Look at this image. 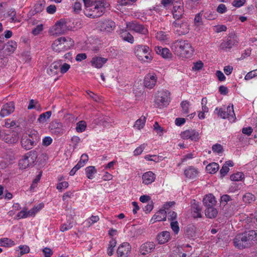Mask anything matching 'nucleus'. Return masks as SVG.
I'll return each mask as SVG.
<instances>
[{"label":"nucleus","mask_w":257,"mask_h":257,"mask_svg":"<svg viewBox=\"0 0 257 257\" xmlns=\"http://www.w3.org/2000/svg\"><path fill=\"white\" fill-rule=\"evenodd\" d=\"M256 243V231L253 230L239 233L233 239L234 245L239 249L249 247Z\"/></svg>","instance_id":"f257e3e1"},{"label":"nucleus","mask_w":257,"mask_h":257,"mask_svg":"<svg viewBox=\"0 0 257 257\" xmlns=\"http://www.w3.org/2000/svg\"><path fill=\"white\" fill-rule=\"evenodd\" d=\"M109 5L106 1L102 0L95 2H85L84 14L90 18H95L101 16L105 12V10Z\"/></svg>","instance_id":"f03ea898"},{"label":"nucleus","mask_w":257,"mask_h":257,"mask_svg":"<svg viewBox=\"0 0 257 257\" xmlns=\"http://www.w3.org/2000/svg\"><path fill=\"white\" fill-rule=\"evenodd\" d=\"M171 49L174 53L182 58H190L193 53L191 44L187 40H177L171 45Z\"/></svg>","instance_id":"7ed1b4c3"},{"label":"nucleus","mask_w":257,"mask_h":257,"mask_svg":"<svg viewBox=\"0 0 257 257\" xmlns=\"http://www.w3.org/2000/svg\"><path fill=\"white\" fill-rule=\"evenodd\" d=\"M39 140L40 137L38 132L34 131L29 134H25L22 136L21 145L25 150H30L36 146Z\"/></svg>","instance_id":"20e7f679"},{"label":"nucleus","mask_w":257,"mask_h":257,"mask_svg":"<svg viewBox=\"0 0 257 257\" xmlns=\"http://www.w3.org/2000/svg\"><path fill=\"white\" fill-rule=\"evenodd\" d=\"M134 53L138 59L143 62L150 63L153 59L152 50L147 45H137L134 48Z\"/></svg>","instance_id":"39448f33"},{"label":"nucleus","mask_w":257,"mask_h":257,"mask_svg":"<svg viewBox=\"0 0 257 257\" xmlns=\"http://www.w3.org/2000/svg\"><path fill=\"white\" fill-rule=\"evenodd\" d=\"M37 158V152L32 150L26 153L23 158L20 160L19 166L22 169H25L32 166Z\"/></svg>","instance_id":"423d86ee"},{"label":"nucleus","mask_w":257,"mask_h":257,"mask_svg":"<svg viewBox=\"0 0 257 257\" xmlns=\"http://www.w3.org/2000/svg\"><path fill=\"white\" fill-rule=\"evenodd\" d=\"M71 39L69 38L61 37L56 39L52 44L53 50L57 52L64 51L72 45Z\"/></svg>","instance_id":"0eeeda50"},{"label":"nucleus","mask_w":257,"mask_h":257,"mask_svg":"<svg viewBox=\"0 0 257 257\" xmlns=\"http://www.w3.org/2000/svg\"><path fill=\"white\" fill-rule=\"evenodd\" d=\"M170 92L167 90L158 91L155 99V103L157 107L162 108L169 105L170 102Z\"/></svg>","instance_id":"6e6552de"},{"label":"nucleus","mask_w":257,"mask_h":257,"mask_svg":"<svg viewBox=\"0 0 257 257\" xmlns=\"http://www.w3.org/2000/svg\"><path fill=\"white\" fill-rule=\"evenodd\" d=\"M172 25L175 33L179 35H185L189 31V26L185 20H176Z\"/></svg>","instance_id":"1a4fd4ad"},{"label":"nucleus","mask_w":257,"mask_h":257,"mask_svg":"<svg viewBox=\"0 0 257 257\" xmlns=\"http://www.w3.org/2000/svg\"><path fill=\"white\" fill-rule=\"evenodd\" d=\"M126 28L129 30L134 31L135 32L146 35L148 34V31L145 27L137 22H129L126 24Z\"/></svg>","instance_id":"9d476101"},{"label":"nucleus","mask_w":257,"mask_h":257,"mask_svg":"<svg viewBox=\"0 0 257 257\" xmlns=\"http://www.w3.org/2000/svg\"><path fill=\"white\" fill-rule=\"evenodd\" d=\"M218 115L223 119L228 118L230 121H234L236 119L233 105H232L231 106H228L226 108V110L222 108H220L218 112Z\"/></svg>","instance_id":"9b49d317"},{"label":"nucleus","mask_w":257,"mask_h":257,"mask_svg":"<svg viewBox=\"0 0 257 257\" xmlns=\"http://www.w3.org/2000/svg\"><path fill=\"white\" fill-rule=\"evenodd\" d=\"M172 12L173 17L176 20H178L182 18L184 13L183 3L180 0L174 2Z\"/></svg>","instance_id":"f8f14e48"},{"label":"nucleus","mask_w":257,"mask_h":257,"mask_svg":"<svg viewBox=\"0 0 257 257\" xmlns=\"http://www.w3.org/2000/svg\"><path fill=\"white\" fill-rule=\"evenodd\" d=\"M158 77L157 74L154 72L147 74L144 80V84L146 88L151 89L153 88L157 84Z\"/></svg>","instance_id":"ddd939ff"},{"label":"nucleus","mask_w":257,"mask_h":257,"mask_svg":"<svg viewBox=\"0 0 257 257\" xmlns=\"http://www.w3.org/2000/svg\"><path fill=\"white\" fill-rule=\"evenodd\" d=\"M68 30L66 22L65 20L61 19L56 22L53 27V33L56 35L64 34Z\"/></svg>","instance_id":"4468645a"},{"label":"nucleus","mask_w":257,"mask_h":257,"mask_svg":"<svg viewBox=\"0 0 257 257\" xmlns=\"http://www.w3.org/2000/svg\"><path fill=\"white\" fill-rule=\"evenodd\" d=\"M181 137L183 139H190L193 141H197L200 138V135L195 130L190 129L182 132Z\"/></svg>","instance_id":"2eb2a0df"},{"label":"nucleus","mask_w":257,"mask_h":257,"mask_svg":"<svg viewBox=\"0 0 257 257\" xmlns=\"http://www.w3.org/2000/svg\"><path fill=\"white\" fill-rule=\"evenodd\" d=\"M1 137L4 141L10 144H16L19 140L18 133L16 132L3 134Z\"/></svg>","instance_id":"dca6fc26"},{"label":"nucleus","mask_w":257,"mask_h":257,"mask_svg":"<svg viewBox=\"0 0 257 257\" xmlns=\"http://www.w3.org/2000/svg\"><path fill=\"white\" fill-rule=\"evenodd\" d=\"M131 251V246L127 242L120 244L117 250L118 257H127Z\"/></svg>","instance_id":"f3484780"},{"label":"nucleus","mask_w":257,"mask_h":257,"mask_svg":"<svg viewBox=\"0 0 257 257\" xmlns=\"http://www.w3.org/2000/svg\"><path fill=\"white\" fill-rule=\"evenodd\" d=\"M51 133L56 136H60L63 134L64 128L61 123L57 121H52L50 125Z\"/></svg>","instance_id":"a211bd4d"},{"label":"nucleus","mask_w":257,"mask_h":257,"mask_svg":"<svg viewBox=\"0 0 257 257\" xmlns=\"http://www.w3.org/2000/svg\"><path fill=\"white\" fill-rule=\"evenodd\" d=\"M155 247L156 244L154 242H146L140 246V252L142 255H145L152 252Z\"/></svg>","instance_id":"6ab92c4d"},{"label":"nucleus","mask_w":257,"mask_h":257,"mask_svg":"<svg viewBox=\"0 0 257 257\" xmlns=\"http://www.w3.org/2000/svg\"><path fill=\"white\" fill-rule=\"evenodd\" d=\"M237 43L238 41L236 37H229L226 41H224L220 44V48L221 49L226 50L227 49H231Z\"/></svg>","instance_id":"aec40b11"},{"label":"nucleus","mask_w":257,"mask_h":257,"mask_svg":"<svg viewBox=\"0 0 257 257\" xmlns=\"http://www.w3.org/2000/svg\"><path fill=\"white\" fill-rule=\"evenodd\" d=\"M15 110V104L13 101L9 102L3 105L0 115L2 117H5L10 115Z\"/></svg>","instance_id":"412c9836"},{"label":"nucleus","mask_w":257,"mask_h":257,"mask_svg":"<svg viewBox=\"0 0 257 257\" xmlns=\"http://www.w3.org/2000/svg\"><path fill=\"white\" fill-rule=\"evenodd\" d=\"M17 43L14 41H11L5 44L2 49L0 51H3L5 56H9L14 53L17 47Z\"/></svg>","instance_id":"4be33fe9"},{"label":"nucleus","mask_w":257,"mask_h":257,"mask_svg":"<svg viewBox=\"0 0 257 257\" xmlns=\"http://www.w3.org/2000/svg\"><path fill=\"white\" fill-rule=\"evenodd\" d=\"M216 203V199L212 194L206 195L203 199V203L205 207L215 206Z\"/></svg>","instance_id":"5701e85b"},{"label":"nucleus","mask_w":257,"mask_h":257,"mask_svg":"<svg viewBox=\"0 0 257 257\" xmlns=\"http://www.w3.org/2000/svg\"><path fill=\"white\" fill-rule=\"evenodd\" d=\"M156 175L152 171L145 173L142 176L143 183L145 185H149L155 181Z\"/></svg>","instance_id":"b1692460"},{"label":"nucleus","mask_w":257,"mask_h":257,"mask_svg":"<svg viewBox=\"0 0 257 257\" xmlns=\"http://www.w3.org/2000/svg\"><path fill=\"white\" fill-rule=\"evenodd\" d=\"M115 28V23L111 20H106L102 22L100 25L101 31L110 32Z\"/></svg>","instance_id":"393cba45"},{"label":"nucleus","mask_w":257,"mask_h":257,"mask_svg":"<svg viewBox=\"0 0 257 257\" xmlns=\"http://www.w3.org/2000/svg\"><path fill=\"white\" fill-rule=\"evenodd\" d=\"M185 177L189 179L196 178L198 175V170L193 166H189L184 170Z\"/></svg>","instance_id":"a878e982"},{"label":"nucleus","mask_w":257,"mask_h":257,"mask_svg":"<svg viewBox=\"0 0 257 257\" xmlns=\"http://www.w3.org/2000/svg\"><path fill=\"white\" fill-rule=\"evenodd\" d=\"M107 59L99 57H94L91 61V65L96 68H100L107 62Z\"/></svg>","instance_id":"bb28decb"},{"label":"nucleus","mask_w":257,"mask_h":257,"mask_svg":"<svg viewBox=\"0 0 257 257\" xmlns=\"http://www.w3.org/2000/svg\"><path fill=\"white\" fill-rule=\"evenodd\" d=\"M170 239V233L167 231H164L158 234L157 240L159 244H164L168 242Z\"/></svg>","instance_id":"cd10ccee"},{"label":"nucleus","mask_w":257,"mask_h":257,"mask_svg":"<svg viewBox=\"0 0 257 257\" xmlns=\"http://www.w3.org/2000/svg\"><path fill=\"white\" fill-rule=\"evenodd\" d=\"M156 53L162 56L164 58H171L172 54L169 49L167 48H162V47L158 46L155 48Z\"/></svg>","instance_id":"c85d7f7f"},{"label":"nucleus","mask_w":257,"mask_h":257,"mask_svg":"<svg viewBox=\"0 0 257 257\" xmlns=\"http://www.w3.org/2000/svg\"><path fill=\"white\" fill-rule=\"evenodd\" d=\"M167 218V212L165 210L160 209L152 218L154 221H165Z\"/></svg>","instance_id":"c756f323"},{"label":"nucleus","mask_w":257,"mask_h":257,"mask_svg":"<svg viewBox=\"0 0 257 257\" xmlns=\"http://www.w3.org/2000/svg\"><path fill=\"white\" fill-rule=\"evenodd\" d=\"M205 214L208 218H214L217 216L218 211L215 206L206 207Z\"/></svg>","instance_id":"7c9ffc66"},{"label":"nucleus","mask_w":257,"mask_h":257,"mask_svg":"<svg viewBox=\"0 0 257 257\" xmlns=\"http://www.w3.org/2000/svg\"><path fill=\"white\" fill-rule=\"evenodd\" d=\"M120 37L125 41L130 43H133L134 41V37L126 30L122 29L120 33Z\"/></svg>","instance_id":"2f4dec72"},{"label":"nucleus","mask_w":257,"mask_h":257,"mask_svg":"<svg viewBox=\"0 0 257 257\" xmlns=\"http://www.w3.org/2000/svg\"><path fill=\"white\" fill-rule=\"evenodd\" d=\"M202 209L198 204L194 203L192 206V213L194 218H201Z\"/></svg>","instance_id":"473e14b6"},{"label":"nucleus","mask_w":257,"mask_h":257,"mask_svg":"<svg viewBox=\"0 0 257 257\" xmlns=\"http://www.w3.org/2000/svg\"><path fill=\"white\" fill-rule=\"evenodd\" d=\"M233 166V162L232 161H226L225 163L223 165V166L222 167L221 170H220V173L221 176H225L229 170L228 167H232Z\"/></svg>","instance_id":"72a5a7b5"},{"label":"nucleus","mask_w":257,"mask_h":257,"mask_svg":"<svg viewBox=\"0 0 257 257\" xmlns=\"http://www.w3.org/2000/svg\"><path fill=\"white\" fill-rule=\"evenodd\" d=\"M51 111H48L44 113H43L39 115V117L37 121L40 123H44L49 119V118L51 116Z\"/></svg>","instance_id":"f704fd0d"},{"label":"nucleus","mask_w":257,"mask_h":257,"mask_svg":"<svg viewBox=\"0 0 257 257\" xmlns=\"http://www.w3.org/2000/svg\"><path fill=\"white\" fill-rule=\"evenodd\" d=\"M15 244L12 239L5 237L0 239V246L4 247H11Z\"/></svg>","instance_id":"c9c22d12"},{"label":"nucleus","mask_w":257,"mask_h":257,"mask_svg":"<svg viewBox=\"0 0 257 257\" xmlns=\"http://www.w3.org/2000/svg\"><path fill=\"white\" fill-rule=\"evenodd\" d=\"M206 171L210 174H214L219 169V165L216 163H212L206 167Z\"/></svg>","instance_id":"e433bc0d"},{"label":"nucleus","mask_w":257,"mask_h":257,"mask_svg":"<svg viewBox=\"0 0 257 257\" xmlns=\"http://www.w3.org/2000/svg\"><path fill=\"white\" fill-rule=\"evenodd\" d=\"M97 171L94 166H88L85 168V173L87 177L89 179H92L93 178V175L96 173Z\"/></svg>","instance_id":"4c0bfd02"},{"label":"nucleus","mask_w":257,"mask_h":257,"mask_svg":"<svg viewBox=\"0 0 257 257\" xmlns=\"http://www.w3.org/2000/svg\"><path fill=\"white\" fill-rule=\"evenodd\" d=\"M146 121V117L145 116H142L139 119L136 120L134 127L138 130L143 128L145 125Z\"/></svg>","instance_id":"58836bf2"},{"label":"nucleus","mask_w":257,"mask_h":257,"mask_svg":"<svg viewBox=\"0 0 257 257\" xmlns=\"http://www.w3.org/2000/svg\"><path fill=\"white\" fill-rule=\"evenodd\" d=\"M7 15L9 17H10V22L11 23H16L19 22L20 21L18 20L16 17V12L14 9H10L8 11Z\"/></svg>","instance_id":"ea45409f"},{"label":"nucleus","mask_w":257,"mask_h":257,"mask_svg":"<svg viewBox=\"0 0 257 257\" xmlns=\"http://www.w3.org/2000/svg\"><path fill=\"white\" fill-rule=\"evenodd\" d=\"M86 122L84 120H81L76 123V131L78 133H82L86 128Z\"/></svg>","instance_id":"a19ab883"},{"label":"nucleus","mask_w":257,"mask_h":257,"mask_svg":"<svg viewBox=\"0 0 257 257\" xmlns=\"http://www.w3.org/2000/svg\"><path fill=\"white\" fill-rule=\"evenodd\" d=\"M156 38L157 40L160 41H165L169 38L168 35L166 34V32L163 31H160L156 34Z\"/></svg>","instance_id":"79ce46f5"},{"label":"nucleus","mask_w":257,"mask_h":257,"mask_svg":"<svg viewBox=\"0 0 257 257\" xmlns=\"http://www.w3.org/2000/svg\"><path fill=\"white\" fill-rule=\"evenodd\" d=\"M255 200V196L251 193H247L243 196V201L247 203H250Z\"/></svg>","instance_id":"37998d69"},{"label":"nucleus","mask_w":257,"mask_h":257,"mask_svg":"<svg viewBox=\"0 0 257 257\" xmlns=\"http://www.w3.org/2000/svg\"><path fill=\"white\" fill-rule=\"evenodd\" d=\"M190 104L189 101L187 100L183 101L181 103V106L182 108V111L183 114H187L189 112V107Z\"/></svg>","instance_id":"c03bdc74"},{"label":"nucleus","mask_w":257,"mask_h":257,"mask_svg":"<svg viewBox=\"0 0 257 257\" xmlns=\"http://www.w3.org/2000/svg\"><path fill=\"white\" fill-rule=\"evenodd\" d=\"M79 0H76L72 7L73 11L75 14H79L81 11L82 6Z\"/></svg>","instance_id":"a18cd8bd"},{"label":"nucleus","mask_w":257,"mask_h":257,"mask_svg":"<svg viewBox=\"0 0 257 257\" xmlns=\"http://www.w3.org/2000/svg\"><path fill=\"white\" fill-rule=\"evenodd\" d=\"M30 216L29 211H27L26 208H24L23 210L19 212L17 215V219L26 218Z\"/></svg>","instance_id":"49530a36"},{"label":"nucleus","mask_w":257,"mask_h":257,"mask_svg":"<svg viewBox=\"0 0 257 257\" xmlns=\"http://www.w3.org/2000/svg\"><path fill=\"white\" fill-rule=\"evenodd\" d=\"M43 207L44 204L42 203L40 204L37 206H34L33 208L28 211L30 216H34L36 213L40 210Z\"/></svg>","instance_id":"de8ad7c7"},{"label":"nucleus","mask_w":257,"mask_h":257,"mask_svg":"<svg viewBox=\"0 0 257 257\" xmlns=\"http://www.w3.org/2000/svg\"><path fill=\"white\" fill-rule=\"evenodd\" d=\"M216 14L214 12L207 11L204 14V17L208 20H213L216 18Z\"/></svg>","instance_id":"09e8293b"},{"label":"nucleus","mask_w":257,"mask_h":257,"mask_svg":"<svg viewBox=\"0 0 257 257\" xmlns=\"http://www.w3.org/2000/svg\"><path fill=\"white\" fill-rule=\"evenodd\" d=\"M99 219L98 216L92 215L88 219L85 221L86 223L88 226H90L93 224L97 222Z\"/></svg>","instance_id":"8fccbe9b"},{"label":"nucleus","mask_w":257,"mask_h":257,"mask_svg":"<svg viewBox=\"0 0 257 257\" xmlns=\"http://www.w3.org/2000/svg\"><path fill=\"white\" fill-rule=\"evenodd\" d=\"M243 174L241 172H237L230 176V179L234 181H239L243 177Z\"/></svg>","instance_id":"3c124183"},{"label":"nucleus","mask_w":257,"mask_h":257,"mask_svg":"<svg viewBox=\"0 0 257 257\" xmlns=\"http://www.w3.org/2000/svg\"><path fill=\"white\" fill-rule=\"evenodd\" d=\"M212 150L215 153L218 154L222 153L223 151V147L222 145L219 144H216L212 147Z\"/></svg>","instance_id":"603ef678"},{"label":"nucleus","mask_w":257,"mask_h":257,"mask_svg":"<svg viewBox=\"0 0 257 257\" xmlns=\"http://www.w3.org/2000/svg\"><path fill=\"white\" fill-rule=\"evenodd\" d=\"M3 51H0V66L3 67L6 65L8 62V56H5V54L3 53Z\"/></svg>","instance_id":"864d4df0"},{"label":"nucleus","mask_w":257,"mask_h":257,"mask_svg":"<svg viewBox=\"0 0 257 257\" xmlns=\"http://www.w3.org/2000/svg\"><path fill=\"white\" fill-rule=\"evenodd\" d=\"M147 144H143L141 145H140L139 147L137 148L135 151H134V155L135 156H138L143 152L144 149L146 147Z\"/></svg>","instance_id":"5fc2aeb1"},{"label":"nucleus","mask_w":257,"mask_h":257,"mask_svg":"<svg viewBox=\"0 0 257 257\" xmlns=\"http://www.w3.org/2000/svg\"><path fill=\"white\" fill-rule=\"evenodd\" d=\"M19 248L20 249V256H21L24 254L28 253L30 251L29 247L26 245H20L19 246Z\"/></svg>","instance_id":"6e6d98bb"},{"label":"nucleus","mask_w":257,"mask_h":257,"mask_svg":"<svg viewBox=\"0 0 257 257\" xmlns=\"http://www.w3.org/2000/svg\"><path fill=\"white\" fill-rule=\"evenodd\" d=\"M72 223H73L72 221H70L66 223L63 224L60 227V230L62 232H64L66 230H68L71 229L73 226Z\"/></svg>","instance_id":"4d7b16f0"},{"label":"nucleus","mask_w":257,"mask_h":257,"mask_svg":"<svg viewBox=\"0 0 257 257\" xmlns=\"http://www.w3.org/2000/svg\"><path fill=\"white\" fill-rule=\"evenodd\" d=\"M44 9V5L42 2H38L35 5L34 11L35 13H38L41 12Z\"/></svg>","instance_id":"13d9d810"},{"label":"nucleus","mask_w":257,"mask_h":257,"mask_svg":"<svg viewBox=\"0 0 257 257\" xmlns=\"http://www.w3.org/2000/svg\"><path fill=\"white\" fill-rule=\"evenodd\" d=\"M171 227L175 234H178L180 228L178 222L177 221H172L171 222Z\"/></svg>","instance_id":"bf43d9fd"},{"label":"nucleus","mask_w":257,"mask_h":257,"mask_svg":"<svg viewBox=\"0 0 257 257\" xmlns=\"http://www.w3.org/2000/svg\"><path fill=\"white\" fill-rule=\"evenodd\" d=\"M62 63V60H59L56 61H55L53 62L51 65V69H54L55 71H57V70L58 69V68H60L61 64Z\"/></svg>","instance_id":"052dcab7"},{"label":"nucleus","mask_w":257,"mask_h":257,"mask_svg":"<svg viewBox=\"0 0 257 257\" xmlns=\"http://www.w3.org/2000/svg\"><path fill=\"white\" fill-rule=\"evenodd\" d=\"M257 76V70H254L248 72L245 76L244 79L246 80H250Z\"/></svg>","instance_id":"680f3d73"},{"label":"nucleus","mask_w":257,"mask_h":257,"mask_svg":"<svg viewBox=\"0 0 257 257\" xmlns=\"http://www.w3.org/2000/svg\"><path fill=\"white\" fill-rule=\"evenodd\" d=\"M177 217V214L175 211H170L168 213V219L171 222L176 221Z\"/></svg>","instance_id":"e2e57ef3"},{"label":"nucleus","mask_w":257,"mask_h":257,"mask_svg":"<svg viewBox=\"0 0 257 257\" xmlns=\"http://www.w3.org/2000/svg\"><path fill=\"white\" fill-rule=\"evenodd\" d=\"M70 68V65L67 63H64L61 64L60 67V71L62 74H64L67 72Z\"/></svg>","instance_id":"0e129e2a"},{"label":"nucleus","mask_w":257,"mask_h":257,"mask_svg":"<svg viewBox=\"0 0 257 257\" xmlns=\"http://www.w3.org/2000/svg\"><path fill=\"white\" fill-rule=\"evenodd\" d=\"M81 142L80 138L78 136H73L71 138V142L73 145L74 149L76 148L77 145Z\"/></svg>","instance_id":"69168bd1"},{"label":"nucleus","mask_w":257,"mask_h":257,"mask_svg":"<svg viewBox=\"0 0 257 257\" xmlns=\"http://www.w3.org/2000/svg\"><path fill=\"white\" fill-rule=\"evenodd\" d=\"M203 12H201L200 13L196 15L194 18V23L196 25H199L201 24L202 22V15Z\"/></svg>","instance_id":"338daca9"},{"label":"nucleus","mask_w":257,"mask_h":257,"mask_svg":"<svg viewBox=\"0 0 257 257\" xmlns=\"http://www.w3.org/2000/svg\"><path fill=\"white\" fill-rule=\"evenodd\" d=\"M43 29V26L42 24L37 26L32 31V33L34 35H38Z\"/></svg>","instance_id":"774afa93"}]
</instances>
